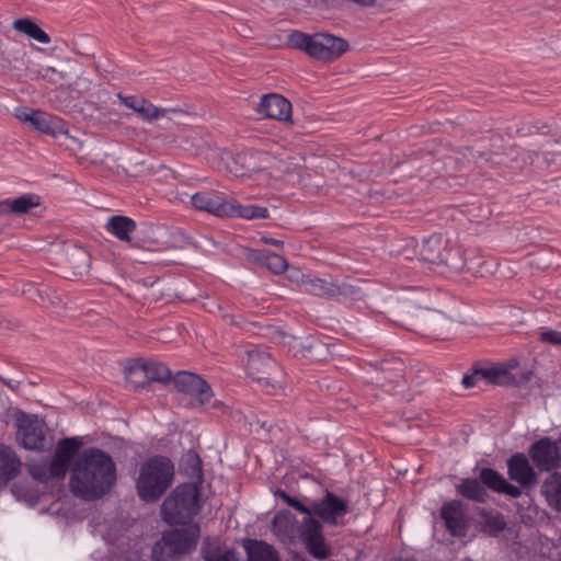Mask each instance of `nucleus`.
<instances>
[{"label":"nucleus","instance_id":"nucleus-1","mask_svg":"<svg viewBox=\"0 0 561 561\" xmlns=\"http://www.w3.org/2000/svg\"><path fill=\"white\" fill-rule=\"evenodd\" d=\"M115 482L116 465L111 455L98 447H89L73 463L69 486L77 497L95 501L107 494Z\"/></svg>","mask_w":561,"mask_h":561},{"label":"nucleus","instance_id":"nucleus-2","mask_svg":"<svg viewBox=\"0 0 561 561\" xmlns=\"http://www.w3.org/2000/svg\"><path fill=\"white\" fill-rule=\"evenodd\" d=\"M174 480V465L165 456L156 455L144 461L136 479L138 497L146 503L159 501Z\"/></svg>","mask_w":561,"mask_h":561},{"label":"nucleus","instance_id":"nucleus-3","mask_svg":"<svg viewBox=\"0 0 561 561\" xmlns=\"http://www.w3.org/2000/svg\"><path fill=\"white\" fill-rule=\"evenodd\" d=\"M201 510V488L197 483L179 484L161 505L163 519L170 525L192 524Z\"/></svg>","mask_w":561,"mask_h":561},{"label":"nucleus","instance_id":"nucleus-4","mask_svg":"<svg viewBox=\"0 0 561 561\" xmlns=\"http://www.w3.org/2000/svg\"><path fill=\"white\" fill-rule=\"evenodd\" d=\"M182 526L163 531L161 539L152 548L153 561H176L196 549L201 536L198 524Z\"/></svg>","mask_w":561,"mask_h":561},{"label":"nucleus","instance_id":"nucleus-5","mask_svg":"<svg viewBox=\"0 0 561 561\" xmlns=\"http://www.w3.org/2000/svg\"><path fill=\"white\" fill-rule=\"evenodd\" d=\"M14 420L19 444L27 450H44L46 444L44 421L37 415L27 414L21 410L14 413Z\"/></svg>","mask_w":561,"mask_h":561},{"label":"nucleus","instance_id":"nucleus-6","mask_svg":"<svg viewBox=\"0 0 561 561\" xmlns=\"http://www.w3.org/2000/svg\"><path fill=\"white\" fill-rule=\"evenodd\" d=\"M172 381L178 392L190 397L192 407H203L209 403L214 397L210 385L194 373L178 371Z\"/></svg>","mask_w":561,"mask_h":561},{"label":"nucleus","instance_id":"nucleus-7","mask_svg":"<svg viewBox=\"0 0 561 561\" xmlns=\"http://www.w3.org/2000/svg\"><path fill=\"white\" fill-rule=\"evenodd\" d=\"M528 456L538 472H558L561 468L560 448L557 440L543 436L528 448Z\"/></svg>","mask_w":561,"mask_h":561},{"label":"nucleus","instance_id":"nucleus-8","mask_svg":"<svg viewBox=\"0 0 561 561\" xmlns=\"http://www.w3.org/2000/svg\"><path fill=\"white\" fill-rule=\"evenodd\" d=\"M302 284L310 294L337 301L354 300L357 299L360 294L358 287L345 282L336 283L307 276L302 279Z\"/></svg>","mask_w":561,"mask_h":561},{"label":"nucleus","instance_id":"nucleus-9","mask_svg":"<svg viewBox=\"0 0 561 561\" xmlns=\"http://www.w3.org/2000/svg\"><path fill=\"white\" fill-rule=\"evenodd\" d=\"M299 535L305 548L314 559L324 560L331 556V548L325 541L323 526L319 519L305 517L299 529Z\"/></svg>","mask_w":561,"mask_h":561},{"label":"nucleus","instance_id":"nucleus-10","mask_svg":"<svg viewBox=\"0 0 561 561\" xmlns=\"http://www.w3.org/2000/svg\"><path fill=\"white\" fill-rule=\"evenodd\" d=\"M18 118L24 123H30L31 126L42 134L49 135L51 137H58L61 135L68 136V124L60 118L48 114L39 110L24 108Z\"/></svg>","mask_w":561,"mask_h":561},{"label":"nucleus","instance_id":"nucleus-11","mask_svg":"<svg viewBox=\"0 0 561 561\" xmlns=\"http://www.w3.org/2000/svg\"><path fill=\"white\" fill-rule=\"evenodd\" d=\"M505 378H507V363L505 366L474 363L470 370L463 375L461 383L467 389L476 387L480 380H484L488 385L505 387V383H507Z\"/></svg>","mask_w":561,"mask_h":561},{"label":"nucleus","instance_id":"nucleus-12","mask_svg":"<svg viewBox=\"0 0 561 561\" xmlns=\"http://www.w3.org/2000/svg\"><path fill=\"white\" fill-rule=\"evenodd\" d=\"M529 459L524 453L518 451L506 461L510 480L518 483L524 490H531L539 481V474Z\"/></svg>","mask_w":561,"mask_h":561},{"label":"nucleus","instance_id":"nucleus-13","mask_svg":"<svg viewBox=\"0 0 561 561\" xmlns=\"http://www.w3.org/2000/svg\"><path fill=\"white\" fill-rule=\"evenodd\" d=\"M311 511L321 522L335 526L339 518L348 513V504L346 500L327 490L321 500L311 503Z\"/></svg>","mask_w":561,"mask_h":561},{"label":"nucleus","instance_id":"nucleus-14","mask_svg":"<svg viewBox=\"0 0 561 561\" xmlns=\"http://www.w3.org/2000/svg\"><path fill=\"white\" fill-rule=\"evenodd\" d=\"M440 518L447 531L455 537H465L469 528L466 506L460 500L445 502L440 507Z\"/></svg>","mask_w":561,"mask_h":561},{"label":"nucleus","instance_id":"nucleus-15","mask_svg":"<svg viewBox=\"0 0 561 561\" xmlns=\"http://www.w3.org/2000/svg\"><path fill=\"white\" fill-rule=\"evenodd\" d=\"M247 373L255 381H270L276 360L265 350L253 346L247 351Z\"/></svg>","mask_w":561,"mask_h":561},{"label":"nucleus","instance_id":"nucleus-16","mask_svg":"<svg viewBox=\"0 0 561 561\" xmlns=\"http://www.w3.org/2000/svg\"><path fill=\"white\" fill-rule=\"evenodd\" d=\"M191 204L197 210L207 211L220 218L229 217L231 201L225 199L214 191L197 192L191 197Z\"/></svg>","mask_w":561,"mask_h":561},{"label":"nucleus","instance_id":"nucleus-17","mask_svg":"<svg viewBox=\"0 0 561 561\" xmlns=\"http://www.w3.org/2000/svg\"><path fill=\"white\" fill-rule=\"evenodd\" d=\"M257 112L267 118L291 122V103L277 93L263 95L257 105Z\"/></svg>","mask_w":561,"mask_h":561},{"label":"nucleus","instance_id":"nucleus-18","mask_svg":"<svg viewBox=\"0 0 561 561\" xmlns=\"http://www.w3.org/2000/svg\"><path fill=\"white\" fill-rule=\"evenodd\" d=\"M267 153L255 149H244L236 154L233 161L238 167L236 173L239 176H252L266 169Z\"/></svg>","mask_w":561,"mask_h":561},{"label":"nucleus","instance_id":"nucleus-19","mask_svg":"<svg viewBox=\"0 0 561 561\" xmlns=\"http://www.w3.org/2000/svg\"><path fill=\"white\" fill-rule=\"evenodd\" d=\"M42 205V198L39 195L34 193L23 194L15 198H5L0 202V215L9 216H22L30 214L32 209L37 208Z\"/></svg>","mask_w":561,"mask_h":561},{"label":"nucleus","instance_id":"nucleus-20","mask_svg":"<svg viewBox=\"0 0 561 561\" xmlns=\"http://www.w3.org/2000/svg\"><path fill=\"white\" fill-rule=\"evenodd\" d=\"M137 371H141L148 381L167 383L173 378L172 373L167 365L154 360H136V363L129 368V373L135 374Z\"/></svg>","mask_w":561,"mask_h":561},{"label":"nucleus","instance_id":"nucleus-21","mask_svg":"<svg viewBox=\"0 0 561 561\" xmlns=\"http://www.w3.org/2000/svg\"><path fill=\"white\" fill-rule=\"evenodd\" d=\"M374 367L378 371L376 380L381 386H386V382L398 385L402 378L403 363L399 358L381 359L376 362Z\"/></svg>","mask_w":561,"mask_h":561},{"label":"nucleus","instance_id":"nucleus-22","mask_svg":"<svg viewBox=\"0 0 561 561\" xmlns=\"http://www.w3.org/2000/svg\"><path fill=\"white\" fill-rule=\"evenodd\" d=\"M21 471V460L14 450L0 445V483H8L18 477Z\"/></svg>","mask_w":561,"mask_h":561},{"label":"nucleus","instance_id":"nucleus-23","mask_svg":"<svg viewBox=\"0 0 561 561\" xmlns=\"http://www.w3.org/2000/svg\"><path fill=\"white\" fill-rule=\"evenodd\" d=\"M443 237L434 233L425 238L420 247L419 254L422 261L431 264L446 263L443 253Z\"/></svg>","mask_w":561,"mask_h":561},{"label":"nucleus","instance_id":"nucleus-24","mask_svg":"<svg viewBox=\"0 0 561 561\" xmlns=\"http://www.w3.org/2000/svg\"><path fill=\"white\" fill-rule=\"evenodd\" d=\"M456 492L462 497L474 503L483 504L488 501L489 494L480 478H463L456 485Z\"/></svg>","mask_w":561,"mask_h":561},{"label":"nucleus","instance_id":"nucleus-25","mask_svg":"<svg viewBox=\"0 0 561 561\" xmlns=\"http://www.w3.org/2000/svg\"><path fill=\"white\" fill-rule=\"evenodd\" d=\"M540 492L548 506L561 513V472L550 473L543 480Z\"/></svg>","mask_w":561,"mask_h":561},{"label":"nucleus","instance_id":"nucleus-26","mask_svg":"<svg viewBox=\"0 0 561 561\" xmlns=\"http://www.w3.org/2000/svg\"><path fill=\"white\" fill-rule=\"evenodd\" d=\"M244 549L248 561H279L277 551L264 540L248 539Z\"/></svg>","mask_w":561,"mask_h":561},{"label":"nucleus","instance_id":"nucleus-27","mask_svg":"<svg viewBox=\"0 0 561 561\" xmlns=\"http://www.w3.org/2000/svg\"><path fill=\"white\" fill-rule=\"evenodd\" d=\"M106 230L118 240L128 242L130 241V233L136 230V222L129 217L114 215L108 219Z\"/></svg>","mask_w":561,"mask_h":561},{"label":"nucleus","instance_id":"nucleus-28","mask_svg":"<svg viewBox=\"0 0 561 561\" xmlns=\"http://www.w3.org/2000/svg\"><path fill=\"white\" fill-rule=\"evenodd\" d=\"M13 28L41 44L47 45L51 41L50 36L31 18L15 20Z\"/></svg>","mask_w":561,"mask_h":561},{"label":"nucleus","instance_id":"nucleus-29","mask_svg":"<svg viewBox=\"0 0 561 561\" xmlns=\"http://www.w3.org/2000/svg\"><path fill=\"white\" fill-rule=\"evenodd\" d=\"M229 217L243 218L248 220L265 219L270 217L268 209L259 205H241L231 201Z\"/></svg>","mask_w":561,"mask_h":561},{"label":"nucleus","instance_id":"nucleus-30","mask_svg":"<svg viewBox=\"0 0 561 561\" xmlns=\"http://www.w3.org/2000/svg\"><path fill=\"white\" fill-rule=\"evenodd\" d=\"M201 554L205 561H232V552L225 550L220 546L213 543L209 538H205L202 547Z\"/></svg>","mask_w":561,"mask_h":561},{"label":"nucleus","instance_id":"nucleus-31","mask_svg":"<svg viewBox=\"0 0 561 561\" xmlns=\"http://www.w3.org/2000/svg\"><path fill=\"white\" fill-rule=\"evenodd\" d=\"M479 478L483 486L492 492L500 493L504 483L505 478L493 468H482L479 471Z\"/></svg>","mask_w":561,"mask_h":561},{"label":"nucleus","instance_id":"nucleus-32","mask_svg":"<svg viewBox=\"0 0 561 561\" xmlns=\"http://www.w3.org/2000/svg\"><path fill=\"white\" fill-rule=\"evenodd\" d=\"M319 36L323 44H325V49L331 60L340 57L348 48L347 42L341 37L324 33L319 34Z\"/></svg>","mask_w":561,"mask_h":561},{"label":"nucleus","instance_id":"nucleus-33","mask_svg":"<svg viewBox=\"0 0 561 561\" xmlns=\"http://www.w3.org/2000/svg\"><path fill=\"white\" fill-rule=\"evenodd\" d=\"M518 366L517 359H511L507 362V378L505 380V387H522L527 385L533 378V371L526 370L518 374L511 373V369L516 368Z\"/></svg>","mask_w":561,"mask_h":561},{"label":"nucleus","instance_id":"nucleus-34","mask_svg":"<svg viewBox=\"0 0 561 561\" xmlns=\"http://www.w3.org/2000/svg\"><path fill=\"white\" fill-rule=\"evenodd\" d=\"M300 351L304 357L309 358L310 360H320V354H313V351L318 353H327V345L322 343L320 340L314 337H306L300 343Z\"/></svg>","mask_w":561,"mask_h":561},{"label":"nucleus","instance_id":"nucleus-35","mask_svg":"<svg viewBox=\"0 0 561 561\" xmlns=\"http://www.w3.org/2000/svg\"><path fill=\"white\" fill-rule=\"evenodd\" d=\"M170 112L180 113L182 111L176 108H161L153 105L149 100L145 99V104H141V106H139L137 113L147 121H154L160 117H164Z\"/></svg>","mask_w":561,"mask_h":561},{"label":"nucleus","instance_id":"nucleus-36","mask_svg":"<svg viewBox=\"0 0 561 561\" xmlns=\"http://www.w3.org/2000/svg\"><path fill=\"white\" fill-rule=\"evenodd\" d=\"M81 440L78 437L62 438L56 447L55 454L58 457L65 458L71 462L72 458L81 446Z\"/></svg>","mask_w":561,"mask_h":561},{"label":"nucleus","instance_id":"nucleus-37","mask_svg":"<svg viewBox=\"0 0 561 561\" xmlns=\"http://www.w3.org/2000/svg\"><path fill=\"white\" fill-rule=\"evenodd\" d=\"M259 260L274 274H280L285 272L288 266V263L284 256L273 252L265 253Z\"/></svg>","mask_w":561,"mask_h":561},{"label":"nucleus","instance_id":"nucleus-38","mask_svg":"<svg viewBox=\"0 0 561 561\" xmlns=\"http://www.w3.org/2000/svg\"><path fill=\"white\" fill-rule=\"evenodd\" d=\"M70 463L71 462L69 460L58 457L56 454H54L53 459L48 467L49 477L57 478V479L65 478V476L70 467Z\"/></svg>","mask_w":561,"mask_h":561},{"label":"nucleus","instance_id":"nucleus-39","mask_svg":"<svg viewBox=\"0 0 561 561\" xmlns=\"http://www.w3.org/2000/svg\"><path fill=\"white\" fill-rule=\"evenodd\" d=\"M325 44L320 39L319 34L313 35L308 48L307 54L319 60H331L325 49Z\"/></svg>","mask_w":561,"mask_h":561},{"label":"nucleus","instance_id":"nucleus-40","mask_svg":"<svg viewBox=\"0 0 561 561\" xmlns=\"http://www.w3.org/2000/svg\"><path fill=\"white\" fill-rule=\"evenodd\" d=\"M312 36L307 35L299 31H294L289 37L288 43L293 48L308 51Z\"/></svg>","mask_w":561,"mask_h":561},{"label":"nucleus","instance_id":"nucleus-41","mask_svg":"<svg viewBox=\"0 0 561 561\" xmlns=\"http://www.w3.org/2000/svg\"><path fill=\"white\" fill-rule=\"evenodd\" d=\"M485 526L490 528L494 535H496L505 529L506 523L504 516L501 513H496L495 515L486 517Z\"/></svg>","mask_w":561,"mask_h":561},{"label":"nucleus","instance_id":"nucleus-42","mask_svg":"<svg viewBox=\"0 0 561 561\" xmlns=\"http://www.w3.org/2000/svg\"><path fill=\"white\" fill-rule=\"evenodd\" d=\"M118 99L121 100L123 105H125L127 108L133 110L136 113L138 112L139 106H141V104H145V98L141 96L123 95L122 93H119Z\"/></svg>","mask_w":561,"mask_h":561},{"label":"nucleus","instance_id":"nucleus-43","mask_svg":"<svg viewBox=\"0 0 561 561\" xmlns=\"http://www.w3.org/2000/svg\"><path fill=\"white\" fill-rule=\"evenodd\" d=\"M540 341L561 346V332L554 330L543 331L540 333Z\"/></svg>","mask_w":561,"mask_h":561},{"label":"nucleus","instance_id":"nucleus-44","mask_svg":"<svg viewBox=\"0 0 561 561\" xmlns=\"http://www.w3.org/2000/svg\"><path fill=\"white\" fill-rule=\"evenodd\" d=\"M288 512H277L273 517V527L277 531H286L288 526Z\"/></svg>","mask_w":561,"mask_h":561},{"label":"nucleus","instance_id":"nucleus-45","mask_svg":"<svg viewBox=\"0 0 561 561\" xmlns=\"http://www.w3.org/2000/svg\"><path fill=\"white\" fill-rule=\"evenodd\" d=\"M523 490L524 489L520 488V485L519 486L514 485V484L510 483L507 480H505V483L499 494H504L512 499H518L522 496Z\"/></svg>","mask_w":561,"mask_h":561},{"label":"nucleus","instance_id":"nucleus-46","mask_svg":"<svg viewBox=\"0 0 561 561\" xmlns=\"http://www.w3.org/2000/svg\"><path fill=\"white\" fill-rule=\"evenodd\" d=\"M32 477L39 482H47L51 477H49V471L43 467H35L31 471Z\"/></svg>","mask_w":561,"mask_h":561},{"label":"nucleus","instance_id":"nucleus-47","mask_svg":"<svg viewBox=\"0 0 561 561\" xmlns=\"http://www.w3.org/2000/svg\"><path fill=\"white\" fill-rule=\"evenodd\" d=\"M290 507L295 508L301 514H306L307 517H312L313 515V512L311 511V504L307 506L297 499H295L293 503H290Z\"/></svg>","mask_w":561,"mask_h":561},{"label":"nucleus","instance_id":"nucleus-48","mask_svg":"<svg viewBox=\"0 0 561 561\" xmlns=\"http://www.w3.org/2000/svg\"><path fill=\"white\" fill-rule=\"evenodd\" d=\"M290 507L295 508L301 514H306L307 517H312L313 515V512L311 511V504L307 506L297 499H295L293 503H290Z\"/></svg>","mask_w":561,"mask_h":561},{"label":"nucleus","instance_id":"nucleus-49","mask_svg":"<svg viewBox=\"0 0 561 561\" xmlns=\"http://www.w3.org/2000/svg\"><path fill=\"white\" fill-rule=\"evenodd\" d=\"M187 463L192 467L194 471H202V460L196 453L187 455Z\"/></svg>","mask_w":561,"mask_h":561},{"label":"nucleus","instance_id":"nucleus-50","mask_svg":"<svg viewBox=\"0 0 561 561\" xmlns=\"http://www.w3.org/2000/svg\"><path fill=\"white\" fill-rule=\"evenodd\" d=\"M43 77L44 78H48L51 81H58V80H64L65 79L64 73L62 72H58L54 68H46Z\"/></svg>","mask_w":561,"mask_h":561},{"label":"nucleus","instance_id":"nucleus-51","mask_svg":"<svg viewBox=\"0 0 561 561\" xmlns=\"http://www.w3.org/2000/svg\"><path fill=\"white\" fill-rule=\"evenodd\" d=\"M276 495L282 499L288 506H290V503H293V501L295 500V497H293L291 495H289L286 491L284 490H277L276 492Z\"/></svg>","mask_w":561,"mask_h":561},{"label":"nucleus","instance_id":"nucleus-52","mask_svg":"<svg viewBox=\"0 0 561 561\" xmlns=\"http://www.w3.org/2000/svg\"><path fill=\"white\" fill-rule=\"evenodd\" d=\"M494 165H502L504 164V158L501 154H494L489 160Z\"/></svg>","mask_w":561,"mask_h":561},{"label":"nucleus","instance_id":"nucleus-53","mask_svg":"<svg viewBox=\"0 0 561 561\" xmlns=\"http://www.w3.org/2000/svg\"><path fill=\"white\" fill-rule=\"evenodd\" d=\"M352 2L359 4L362 7H373L375 5L377 0H351Z\"/></svg>","mask_w":561,"mask_h":561},{"label":"nucleus","instance_id":"nucleus-54","mask_svg":"<svg viewBox=\"0 0 561 561\" xmlns=\"http://www.w3.org/2000/svg\"><path fill=\"white\" fill-rule=\"evenodd\" d=\"M265 242L268 244L276 245V247L283 243V241H279V240H276L273 238L265 239Z\"/></svg>","mask_w":561,"mask_h":561},{"label":"nucleus","instance_id":"nucleus-55","mask_svg":"<svg viewBox=\"0 0 561 561\" xmlns=\"http://www.w3.org/2000/svg\"><path fill=\"white\" fill-rule=\"evenodd\" d=\"M392 561H416V560L413 558H396Z\"/></svg>","mask_w":561,"mask_h":561},{"label":"nucleus","instance_id":"nucleus-56","mask_svg":"<svg viewBox=\"0 0 561 561\" xmlns=\"http://www.w3.org/2000/svg\"><path fill=\"white\" fill-rule=\"evenodd\" d=\"M1 381H2L7 387H9V388L13 389V386H12V383H11V381H10V380L1 379Z\"/></svg>","mask_w":561,"mask_h":561},{"label":"nucleus","instance_id":"nucleus-57","mask_svg":"<svg viewBox=\"0 0 561 561\" xmlns=\"http://www.w3.org/2000/svg\"><path fill=\"white\" fill-rule=\"evenodd\" d=\"M313 354H320V360H322L325 353H318L317 351H313Z\"/></svg>","mask_w":561,"mask_h":561}]
</instances>
